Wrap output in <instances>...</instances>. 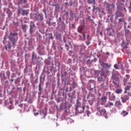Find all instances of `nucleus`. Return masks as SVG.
Segmentation results:
<instances>
[{
  "mask_svg": "<svg viewBox=\"0 0 131 131\" xmlns=\"http://www.w3.org/2000/svg\"><path fill=\"white\" fill-rule=\"evenodd\" d=\"M130 88H131V85L130 86L127 85L125 88V91L124 92V94H126L127 93V91H129V90H130Z\"/></svg>",
  "mask_w": 131,
  "mask_h": 131,
  "instance_id": "nucleus-19",
  "label": "nucleus"
},
{
  "mask_svg": "<svg viewBox=\"0 0 131 131\" xmlns=\"http://www.w3.org/2000/svg\"><path fill=\"white\" fill-rule=\"evenodd\" d=\"M114 68L116 69V70L119 69V67H118V64H114Z\"/></svg>",
  "mask_w": 131,
  "mask_h": 131,
  "instance_id": "nucleus-37",
  "label": "nucleus"
},
{
  "mask_svg": "<svg viewBox=\"0 0 131 131\" xmlns=\"http://www.w3.org/2000/svg\"><path fill=\"white\" fill-rule=\"evenodd\" d=\"M34 59H36V54H35V53L33 52L32 53V61H33Z\"/></svg>",
  "mask_w": 131,
  "mask_h": 131,
  "instance_id": "nucleus-25",
  "label": "nucleus"
},
{
  "mask_svg": "<svg viewBox=\"0 0 131 131\" xmlns=\"http://www.w3.org/2000/svg\"><path fill=\"white\" fill-rule=\"evenodd\" d=\"M0 76H1V77H3L4 80H6V79H7V77H6V75H5V74L3 73V74H1Z\"/></svg>",
  "mask_w": 131,
  "mask_h": 131,
  "instance_id": "nucleus-29",
  "label": "nucleus"
},
{
  "mask_svg": "<svg viewBox=\"0 0 131 131\" xmlns=\"http://www.w3.org/2000/svg\"><path fill=\"white\" fill-rule=\"evenodd\" d=\"M129 77H130V76L129 75H126L125 76V78H126V79H129Z\"/></svg>",
  "mask_w": 131,
  "mask_h": 131,
  "instance_id": "nucleus-41",
  "label": "nucleus"
},
{
  "mask_svg": "<svg viewBox=\"0 0 131 131\" xmlns=\"http://www.w3.org/2000/svg\"><path fill=\"white\" fill-rule=\"evenodd\" d=\"M24 35H25V37H26L27 36V35H26V34H25Z\"/></svg>",
  "mask_w": 131,
  "mask_h": 131,
  "instance_id": "nucleus-64",
  "label": "nucleus"
},
{
  "mask_svg": "<svg viewBox=\"0 0 131 131\" xmlns=\"http://www.w3.org/2000/svg\"><path fill=\"white\" fill-rule=\"evenodd\" d=\"M94 73L97 76V81H99L100 83L101 82H105L106 79V76H105V72L102 69L101 71L95 70Z\"/></svg>",
  "mask_w": 131,
  "mask_h": 131,
  "instance_id": "nucleus-3",
  "label": "nucleus"
},
{
  "mask_svg": "<svg viewBox=\"0 0 131 131\" xmlns=\"http://www.w3.org/2000/svg\"><path fill=\"white\" fill-rule=\"evenodd\" d=\"M61 30H65V24L64 23H61Z\"/></svg>",
  "mask_w": 131,
  "mask_h": 131,
  "instance_id": "nucleus-31",
  "label": "nucleus"
},
{
  "mask_svg": "<svg viewBox=\"0 0 131 131\" xmlns=\"http://www.w3.org/2000/svg\"><path fill=\"white\" fill-rule=\"evenodd\" d=\"M101 66H102V67H108V68H110V67H111V65H109V64L104 62L101 63Z\"/></svg>",
  "mask_w": 131,
  "mask_h": 131,
  "instance_id": "nucleus-17",
  "label": "nucleus"
},
{
  "mask_svg": "<svg viewBox=\"0 0 131 131\" xmlns=\"http://www.w3.org/2000/svg\"><path fill=\"white\" fill-rule=\"evenodd\" d=\"M119 76H120L119 73H113L112 78L114 80L113 81V83H114V84H117V83L115 81H119Z\"/></svg>",
  "mask_w": 131,
  "mask_h": 131,
  "instance_id": "nucleus-4",
  "label": "nucleus"
},
{
  "mask_svg": "<svg viewBox=\"0 0 131 131\" xmlns=\"http://www.w3.org/2000/svg\"><path fill=\"white\" fill-rule=\"evenodd\" d=\"M89 104L90 105H93V101H89Z\"/></svg>",
  "mask_w": 131,
  "mask_h": 131,
  "instance_id": "nucleus-50",
  "label": "nucleus"
},
{
  "mask_svg": "<svg viewBox=\"0 0 131 131\" xmlns=\"http://www.w3.org/2000/svg\"><path fill=\"white\" fill-rule=\"evenodd\" d=\"M78 33H75V34L77 35L79 40L83 41L85 39V33H86V30L84 29V20L81 21V25L77 28Z\"/></svg>",
  "mask_w": 131,
  "mask_h": 131,
  "instance_id": "nucleus-1",
  "label": "nucleus"
},
{
  "mask_svg": "<svg viewBox=\"0 0 131 131\" xmlns=\"http://www.w3.org/2000/svg\"><path fill=\"white\" fill-rule=\"evenodd\" d=\"M107 105L108 106H113L114 104L113 102H108Z\"/></svg>",
  "mask_w": 131,
  "mask_h": 131,
  "instance_id": "nucleus-38",
  "label": "nucleus"
},
{
  "mask_svg": "<svg viewBox=\"0 0 131 131\" xmlns=\"http://www.w3.org/2000/svg\"><path fill=\"white\" fill-rule=\"evenodd\" d=\"M8 39L10 41H9L8 44L5 47L6 51L8 48L9 49H11L12 47L15 48L16 43H17V41H18V33L10 32L8 36Z\"/></svg>",
  "mask_w": 131,
  "mask_h": 131,
  "instance_id": "nucleus-2",
  "label": "nucleus"
},
{
  "mask_svg": "<svg viewBox=\"0 0 131 131\" xmlns=\"http://www.w3.org/2000/svg\"><path fill=\"white\" fill-rule=\"evenodd\" d=\"M34 115L35 116H37V115H38V113H35Z\"/></svg>",
  "mask_w": 131,
  "mask_h": 131,
  "instance_id": "nucleus-48",
  "label": "nucleus"
},
{
  "mask_svg": "<svg viewBox=\"0 0 131 131\" xmlns=\"http://www.w3.org/2000/svg\"><path fill=\"white\" fill-rule=\"evenodd\" d=\"M67 74V72L64 71L63 72V74L61 75L62 77H63V76H66V75Z\"/></svg>",
  "mask_w": 131,
  "mask_h": 131,
  "instance_id": "nucleus-43",
  "label": "nucleus"
},
{
  "mask_svg": "<svg viewBox=\"0 0 131 131\" xmlns=\"http://www.w3.org/2000/svg\"><path fill=\"white\" fill-rule=\"evenodd\" d=\"M127 73H129V70H126Z\"/></svg>",
  "mask_w": 131,
  "mask_h": 131,
  "instance_id": "nucleus-51",
  "label": "nucleus"
},
{
  "mask_svg": "<svg viewBox=\"0 0 131 131\" xmlns=\"http://www.w3.org/2000/svg\"><path fill=\"white\" fill-rule=\"evenodd\" d=\"M47 24H48V25H49V26H51V22H50V21H47Z\"/></svg>",
  "mask_w": 131,
  "mask_h": 131,
  "instance_id": "nucleus-46",
  "label": "nucleus"
},
{
  "mask_svg": "<svg viewBox=\"0 0 131 131\" xmlns=\"http://www.w3.org/2000/svg\"><path fill=\"white\" fill-rule=\"evenodd\" d=\"M27 3V0H20V4H26Z\"/></svg>",
  "mask_w": 131,
  "mask_h": 131,
  "instance_id": "nucleus-33",
  "label": "nucleus"
},
{
  "mask_svg": "<svg viewBox=\"0 0 131 131\" xmlns=\"http://www.w3.org/2000/svg\"><path fill=\"white\" fill-rule=\"evenodd\" d=\"M101 88H102V89H103V88H104L105 86V83L104 82H102L101 85H100Z\"/></svg>",
  "mask_w": 131,
  "mask_h": 131,
  "instance_id": "nucleus-39",
  "label": "nucleus"
},
{
  "mask_svg": "<svg viewBox=\"0 0 131 131\" xmlns=\"http://www.w3.org/2000/svg\"><path fill=\"white\" fill-rule=\"evenodd\" d=\"M87 65H90L91 64V59H88L86 61Z\"/></svg>",
  "mask_w": 131,
  "mask_h": 131,
  "instance_id": "nucleus-40",
  "label": "nucleus"
},
{
  "mask_svg": "<svg viewBox=\"0 0 131 131\" xmlns=\"http://www.w3.org/2000/svg\"><path fill=\"white\" fill-rule=\"evenodd\" d=\"M65 49H66L67 51H69V45L66 44L65 45Z\"/></svg>",
  "mask_w": 131,
  "mask_h": 131,
  "instance_id": "nucleus-34",
  "label": "nucleus"
},
{
  "mask_svg": "<svg viewBox=\"0 0 131 131\" xmlns=\"http://www.w3.org/2000/svg\"><path fill=\"white\" fill-rule=\"evenodd\" d=\"M12 12L10 10H8L7 12V14L8 15V17H10V14H11Z\"/></svg>",
  "mask_w": 131,
  "mask_h": 131,
  "instance_id": "nucleus-42",
  "label": "nucleus"
},
{
  "mask_svg": "<svg viewBox=\"0 0 131 131\" xmlns=\"http://www.w3.org/2000/svg\"><path fill=\"white\" fill-rule=\"evenodd\" d=\"M116 6L118 10L119 11H123V10H124L125 13H126V9H125L124 5H119V4L117 3Z\"/></svg>",
  "mask_w": 131,
  "mask_h": 131,
  "instance_id": "nucleus-13",
  "label": "nucleus"
},
{
  "mask_svg": "<svg viewBox=\"0 0 131 131\" xmlns=\"http://www.w3.org/2000/svg\"><path fill=\"white\" fill-rule=\"evenodd\" d=\"M76 111L78 113H83L84 112V106H78V105H77L76 107Z\"/></svg>",
  "mask_w": 131,
  "mask_h": 131,
  "instance_id": "nucleus-11",
  "label": "nucleus"
},
{
  "mask_svg": "<svg viewBox=\"0 0 131 131\" xmlns=\"http://www.w3.org/2000/svg\"><path fill=\"white\" fill-rule=\"evenodd\" d=\"M118 20V23H121V22H124V18L123 17L121 18H119Z\"/></svg>",
  "mask_w": 131,
  "mask_h": 131,
  "instance_id": "nucleus-32",
  "label": "nucleus"
},
{
  "mask_svg": "<svg viewBox=\"0 0 131 131\" xmlns=\"http://www.w3.org/2000/svg\"><path fill=\"white\" fill-rule=\"evenodd\" d=\"M95 9H96V6H93V11H95Z\"/></svg>",
  "mask_w": 131,
  "mask_h": 131,
  "instance_id": "nucleus-52",
  "label": "nucleus"
},
{
  "mask_svg": "<svg viewBox=\"0 0 131 131\" xmlns=\"http://www.w3.org/2000/svg\"><path fill=\"white\" fill-rule=\"evenodd\" d=\"M71 17H73V13L71 14Z\"/></svg>",
  "mask_w": 131,
  "mask_h": 131,
  "instance_id": "nucleus-57",
  "label": "nucleus"
},
{
  "mask_svg": "<svg viewBox=\"0 0 131 131\" xmlns=\"http://www.w3.org/2000/svg\"><path fill=\"white\" fill-rule=\"evenodd\" d=\"M43 12L45 13V16H47V12H46V11H45V10H43Z\"/></svg>",
  "mask_w": 131,
  "mask_h": 131,
  "instance_id": "nucleus-53",
  "label": "nucleus"
},
{
  "mask_svg": "<svg viewBox=\"0 0 131 131\" xmlns=\"http://www.w3.org/2000/svg\"><path fill=\"white\" fill-rule=\"evenodd\" d=\"M106 96L109 97L110 101H114L115 100V95H114V94H111V92H106Z\"/></svg>",
  "mask_w": 131,
  "mask_h": 131,
  "instance_id": "nucleus-10",
  "label": "nucleus"
},
{
  "mask_svg": "<svg viewBox=\"0 0 131 131\" xmlns=\"http://www.w3.org/2000/svg\"><path fill=\"white\" fill-rule=\"evenodd\" d=\"M89 10H91V7H88Z\"/></svg>",
  "mask_w": 131,
  "mask_h": 131,
  "instance_id": "nucleus-61",
  "label": "nucleus"
},
{
  "mask_svg": "<svg viewBox=\"0 0 131 131\" xmlns=\"http://www.w3.org/2000/svg\"><path fill=\"white\" fill-rule=\"evenodd\" d=\"M118 66L119 67V69H121L122 71H123L124 69H123V62H118Z\"/></svg>",
  "mask_w": 131,
  "mask_h": 131,
  "instance_id": "nucleus-16",
  "label": "nucleus"
},
{
  "mask_svg": "<svg viewBox=\"0 0 131 131\" xmlns=\"http://www.w3.org/2000/svg\"><path fill=\"white\" fill-rule=\"evenodd\" d=\"M5 85L6 86H8V85H9V81L8 80L5 81Z\"/></svg>",
  "mask_w": 131,
  "mask_h": 131,
  "instance_id": "nucleus-44",
  "label": "nucleus"
},
{
  "mask_svg": "<svg viewBox=\"0 0 131 131\" xmlns=\"http://www.w3.org/2000/svg\"><path fill=\"white\" fill-rule=\"evenodd\" d=\"M11 82H13V81H14V80H13V78H12V79H11Z\"/></svg>",
  "mask_w": 131,
  "mask_h": 131,
  "instance_id": "nucleus-56",
  "label": "nucleus"
},
{
  "mask_svg": "<svg viewBox=\"0 0 131 131\" xmlns=\"http://www.w3.org/2000/svg\"><path fill=\"white\" fill-rule=\"evenodd\" d=\"M27 28V25H21V29L24 32H26V28Z\"/></svg>",
  "mask_w": 131,
  "mask_h": 131,
  "instance_id": "nucleus-21",
  "label": "nucleus"
},
{
  "mask_svg": "<svg viewBox=\"0 0 131 131\" xmlns=\"http://www.w3.org/2000/svg\"><path fill=\"white\" fill-rule=\"evenodd\" d=\"M128 20H129V23H130V24H131V17H129Z\"/></svg>",
  "mask_w": 131,
  "mask_h": 131,
  "instance_id": "nucleus-49",
  "label": "nucleus"
},
{
  "mask_svg": "<svg viewBox=\"0 0 131 131\" xmlns=\"http://www.w3.org/2000/svg\"><path fill=\"white\" fill-rule=\"evenodd\" d=\"M38 91L40 93H41V92H42V88H41V79H40V83L38 85Z\"/></svg>",
  "mask_w": 131,
  "mask_h": 131,
  "instance_id": "nucleus-18",
  "label": "nucleus"
},
{
  "mask_svg": "<svg viewBox=\"0 0 131 131\" xmlns=\"http://www.w3.org/2000/svg\"><path fill=\"white\" fill-rule=\"evenodd\" d=\"M55 65L58 68V69H60V66H61V64L60 63V62H56Z\"/></svg>",
  "mask_w": 131,
  "mask_h": 131,
  "instance_id": "nucleus-30",
  "label": "nucleus"
},
{
  "mask_svg": "<svg viewBox=\"0 0 131 131\" xmlns=\"http://www.w3.org/2000/svg\"><path fill=\"white\" fill-rule=\"evenodd\" d=\"M86 37H87V38L89 39V37H90V35L88 34L87 36H86Z\"/></svg>",
  "mask_w": 131,
  "mask_h": 131,
  "instance_id": "nucleus-55",
  "label": "nucleus"
},
{
  "mask_svg": "<svg viewBox=\"0 0 131 131\" xmlns=\"http://www.w3.org/2000/svg\"><path fill=\"white\" fill-rule=\"evenodd\" d=\"M115 93L116 94H121V93H122V89H117L116 90Z\"/></svg>",
  "mask_w": 131,
  "mask_h": 131,
  "instance_id": "nucleus-24",
  "label": "nucleus"
},
{
  "mask_svg": "<svg viewBox=\"0 0 131 131\" xmlns=\"http://www.w3.org/2000/svg\"><path fill=\"white\" fill-rule=\"evenodd\" d=\"M85 42L86 46H89L91 44V41H90V40H89V39H88V41H85Z\"/></svg>",
  "mask_w": 131,
  "mask_h": 131,
  "instance_id": "nucleus-35",
  "label": "nucleus"
},
{
  "mask_svg": "<svg viewBox=\"0 0 131 131\" xmlns=\"http://www.w3.org/2000/svg\"><path fill=\"white\" fill-rule=\"evenodd\" d=\"M69 45L70 46H71V42H69Z\"/></svg>",
  "mask_w": 131,
  "mask_h": 131,
  "instance_id": "nucleus-58",
  "label": "nucleus"
},
{
  "mask_svg": "<svg viewBox=\"0 0 131 131\" xmlns=\"http://www.w3.org/2000/svg\"><path fill=\"white\" fill-rule=\"evenodd\" d=\"M69 121H71V119H69Z\"/></svg>",
  "mask_w": 131,
  "mask_h": 131,
  "instance_id": "nucleus-62",
  "label": "nucleus"
},
{
  "mask_svg": "<svg viewBox=\"0 0 131 131\" xmlns=\"http://www.w3.org/2000/svg\"><path fill=\"white\" fill-rule=\"evenodd\" d=\"M15 77V74H12V75H11V78H14V77Z\"/></svg>",
  "mask_w": 131,
  "mask_h": 131,
  "instance_id": "nucleus-47",
  "label": "nucleus"
},
{
  "mask_svg": "<svg viewBox=\"0 0 131 131\" xmlns=\"http://www.w3.org/2000/svg\"><path fill=\"white\" fill-rule=\"evenodd\" d=\"M21 108H23V111H25L26 110V109H27V108H28V106L27 105H25V104H21Z\"/></svg>",
  "mask_w": 131,
  "mask_h": 131,
  "instance_id": "nucleus-26",
  "label": "nucleus"
},
{
  "mask_svg": "<svg viewBox=\"0 0 131 131\" xmlns=\"http://www.w3.org/2000/svg\"><path fill=\"white\" fill-rule=\"evenodd\" d=\"M121 116H123L124 117L126 116V115H128V112L125 111H123L122 112V113H121Z\"/></svg>",
  "mask_w": 131,
  "mask_h": 131,
  "instance_id": "nucleus-20",
  "label": "nucleus"
},
{
  "mask_svg": "<svg viewBox=\"0 0 131 131\" xmlns=\"http://www.w3.org/2000/svg\"><path fill=\"white\" fill-rule=\"evenodd\" d=\"M106 55H108L109 56V55H110L109 53H108V52H107V53H106Z\"/></svg>",
  "mask_w": 131,
  "mask_h": 131,
  "instance_id": "nucleus-60",
  "label": "nucleus"
},
{
  "mask_svg": "<svg viewBox=\"0 0 131 131\" xmlns=\"http://www.w3.org/2000/svg\"><path fill=\"white\" fill-rule=\"evenodd\" d=\"M106 8L108 13H111V12H112L111 11L112 9H114V8H115V5H114V4H109L108 3H106Z\"/></svg>",
  "mask_w": 131,
  "mask_h": 131,
  "instance_id": "nucleus-8",
  "label": "nucleus"
},
{
  "mask_svg": "<svg viewBox=\"0 0 131 131\" xmlns=\"http://www.w3.org/2000/svg\"><path fill=\"white\" fill-rule=\"evenodd\" d=\"M13 23L14 26H16V27L19 26V23L18 21L15 22L14 21H13Z\"/></svg>",
  "mask_w": 131,
  "mask_h": 131,
  "instance_id": "nucleus-28",
  "label": "nucleus"
},
{
  "mask_svg": "<svg viewBox=\"0 0 131 131\" xmlns=\"http://www.w3.org/2000/svg\"><path fill=\"white\" fill-rule=\"evenodd\" d=\"M129 9H131V3L129 4Z\"/></svg>",
  "mask_w": 131,
  "mask_h": 131,
  "instance_id": "nucleus-54",
  "label": "nucleus"
},
{
  "mask_svg": "<svg viewBox=\"0 0 131 131\" xmlns=\"http://www.w3.org/2000/svg\"><path fill=\"white\" fill-rule=\"evenodd\" d=\"M122 103H125L128 100V95H124L121 97Z\"/></svg>",
  "mask_w": 131,
  "mask_h": 131,
  "instance_id": "nucleus-14",
  "label": "nucleus"
},
{
  "mask_svg": "<svg viewBox=\"0 0 131 131\" xmlns=\"http://www.w3.org/2000/svg\"><path fill=\"white\" fill-rule=\"evenodd\" d=\"M35 20L36 21H41L43 20V16L40 13L36 14L35 16Z\"/></svg>",
  "mask_w": 131,
  "mask_h": 131,
  "instance_id": "nucleus-12",
  "label": "nucleus"
},
{
  "mask_svg": "<svg viewBox=\"0 0 131 131\" xmlns=\"http://www.w3.org/2000/svg\"><path fill=\"white\" fill-rule=\"evenodd\" d=\"M125 32L126 37L129 36V35H130V31H129V30H125Z\"/></svg>",
  "mask_w": 131,
  "mask_h": 131,
  "instance_id": "nucleus-23",
  "label": "nucleus"
},
{
  "mask_svg": "<svg viewBox=\"0 0 131 131\" xmlns=\"http://www.w3.org/2000/svg\"><path fill=\"white\" fill-rule=\"evenodd\" d=\"M116 104L117 106H122V104H121V102L120 101H117L116 102Z\"/></svg>",
  "mask_w": 131,
  "mask_h": 131,
  "instance_id": "nucleus-27",
  "label": "nucleus"
},
{
  "mask_svg": "<svg viewBox=\"0 0 131 131\" xmlns=\"http://www.w3.org/2000/svg\"><path fill=\"white\" fill-rule=\"evenodd\" d=\"M106 76H109L111 74L110 71L109 70H106Z\"/></svg>",
  "mask_w": 131,
  "mask_h": 131,
  "instance_id": "nucleus-36",
  "label": "nucleus"
},
{
  "mask_svg": "<svg viewBox=\"0 0 131 131\" xmlns=\"http://www.w3.org/2000/svg\"><path fill=\"white\" fill-rule=\"evenodd\" d=\"M127 80H128L127 79H126L125 78L123 79V82H124V83H126V82H127Z\"/></svg>",
  "mask_w": 131,
  "mask_h": 131,
  "instance_id": "nucleus-45",
  "label": "nucleus"
},
{
  "mask_svg": "<svg viewBox=\"0 0 131 131\" xmlns=\"http://www.w3.org/2000/svg\"><path fill=\"white\" fill-rule=\"evenodd\" d=\"M107 95L106 96H102L100 98V101H101L102 104H105L107 102Z\"/></svg>",
  "mask_w": 131,
  "mask_h": 131,
  "instance_id": "nucleus-15",
  "label": "nucleus"
},
{
  "mask_svg": "<svg viewBox=\"0 0 131 131\" xmlns=\"http://www.w3.org/2000/svg\"><path fill=\"white\" fill-rule=\"evenodd\" d=\"M35 29H36V27H35V24H34V22L31 21L30 24V34H32L35 31Z\"/></svg>",
  "mask_w": 131,
  "mask_h": 131,
  "instance_id": "nucleus-6",
  "label": "nucleus"
},
{
  "mask_svg": "<svg viewBox=\"0 0 131 131\" xmlns=\"http://www.w3.org/2000/svg\"><path fill=\"white\" fill-rule=\"evenodd\" d=\"M17 11L18 14H20L21 12L22 16H28V14H29V12L27 10L23 9L21 8H19Z\"/></svg>",
  "mask_w": 131,
  "mask_h": 131,
  "instance_id": "nucleus-7",
  "label": "nucleus"
},
{
  "mask_svg": "<svg viewBox=\"0 0 131 131\" xmlns=\"http://www.w3.org/2000/svg\"><path fill=\"white\" fill-rule=\"evenodd\" d=\"M88 4L96 5V0H87Z\"/></svg>",
  "mask_w": 131,
  "mask_h": 131,
  "instance_id": "nucleus-22",
  "label": "nucleus"
},
{
  "mask_svg": "<svg viewBox=\"0 0 131 131\" xmlns=\"http://www.w3.org/2000/svg\"><path fill=\"white\" fill-rule=\"evenodd\" d=\"M86 108H88V109H89V105H87V106H86Z\"/></svg>",
  "mask_w": 131,
  "mask_h": 131,
  "instance_id": "nucleus-63",
  "label": "nucleus"
},
{
  "mask_svg": "<svg viewBox=\"0 0 131 131\" xmlns=\"http://www.w3.org/2000/svg\"><path fill=\"white\" fill-rule=\"evenodd\" d=\"M121 2H122L123 3H124V2H125V1H124V0H121Z\"/></svg>",
  "mask_w": 131,
  "mask_h": 131,
  "instance_id": "nucleus-59",
  "label": "nucleus"
},
{
  "mask_svg": "<svg viewBox=\"0 0 131 131\" xmlns=\"http://www.w3.org/2000/svg\"><path fill=\"white\" fill-rule=\"evenodd\" d=\"M124 18V14L119 11H116L115 12V19H118V18Z\"/></svg>",
  "mask_w": 131,
  "mask_h": 131,
  "instance_id": "nucleus-9",
  "label": "nucleus"
},
{
  "mask_svg": "<svg viewBox=\"0 0 131 131\" xmlns=\"http://www.w3.org/2000/svg\"><path fill=\"white\" fill-rule=\"evenodd\" d=\"M97 109L98 110V111L97 112V113L98 114H99V116L106 115V110L105 108L98 106Z\"/></svg>",
  "mask_w": 131,
  "mask_h": 131,
  "instance_id": "nucleus-5",
  "label": "nucleus"
}]
</instances>
